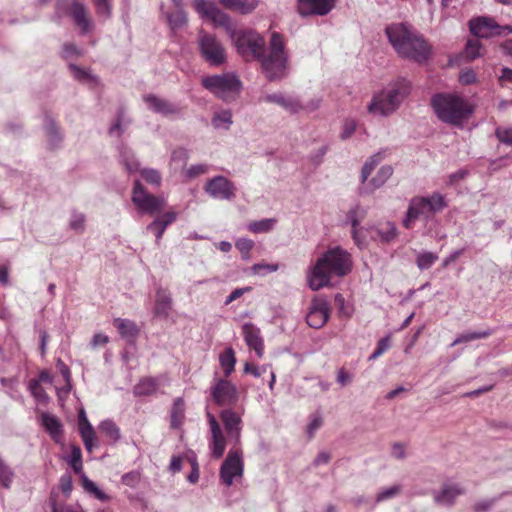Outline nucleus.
<instances>
[{"label":"nucleus","instance_id":"obj_48","mask_svg":"<svg viewBox=\"0 0 512 512\" xmlns=\"http://www.w3.org/2000/svg\"><path fill=\"white\" fill-rule=\"evenodd\" d=\"M83 486L85 490L94 495L95 498L99 499L102 502L108 501L110 497L106 495L102 490H100L97 485L88 479H85L83 482Z\"/></svg>","mask_w":512,"mask_h":512},{"label":"nucleus","instance_id":"obj_22","mask_svg":"<svg viewBox=\"0 0 512 512\" xmlns=\"http://www.w3.org/2000/svg\"><path fill=\"white\" fill-rule=\"evenodd\" d=\"M177 219V213L175 211H168L162 215L156 217L148 226L147 230L153 232L156 237V242L159 243L166 228L175 222Z\"/></svg>","mask_w":512,"mask_h":512},{"label":"nucleus","instance_id":"obj_52","mask_svg":"<svg viewBox=\"0 0 512 512\" xmlns=\"http://www.w3.org/2000/svg\"><path fill=\"white\" fill-rule=\"evenodd\" d=\"M70 70L73 72L75 79L81 82H96V78L92 76L88 71L83 70L76 65L71 64Z\"/></svg>","mask_w":512,"mask_h":512},{"label":"nucleus","instance_id":"obj_19","mask_svg":"<svg viewBox=\"0 0 512 512\" xmlns=\"http://www.w3.org/2000/svg\"><path fill=\"white\" fill-rule=\"evenodd\" d=\"M143 99L147 103L150 110L163 116L176 115L181 111V109L175 104L165 99L159 98L153 94L146 95Z\"/></svg>","mask_w":512,"mask_h":512},{"label":"nucleus","instance_id":"obj_55","mask_svg":"<svg viewBox=\"0 0 512 512\" xmlns=\"http://www.w3.org/2000/svg\"><path fill=\"white\" fill-rule=\"evenodd\" d=\"M122 158L128 172L133 173L138 171L139 163L132 154L124 151L122 152Z\"/></svg>","mask_w":512,"mask_h":512},{"label":"nucleus","instance_id":"obj_27","mask_svg":"<svg viewBox=\"0 0 512 512\" xmlns=\"http://www.w3.org/2000/svg\"><path fill=\"white\" fill-rule=\"evenodd\" d=\"M172 308V300L170 295L163 289H159L156 293V302L154 313L161 318H167Z\"/></svg>","mask_w":512,"mask_h":512},{"label":"nucleus","instance_id":"obj_21","mask_svg":"<svg viewBox=\"0 0 512 512\" xmlns=\"http://www.w3.org/2000/svg\"><path fill=\"white\" fill-rule=\"evenodd\" d=\"M41 423L55 443H62L64 438L63 425L56 416L50 413H42Z\"/></svg>","mask_w":512,"mask_h":512},{"label":"nucleus","instance_id":"obj_35","mask_svg":"<svg viewBox=\"0 0 512 512\" xmlns=\"http://www.w3.org/2000/svg\"><path fill=\"white\" fill-rule=\"evenodd\" d=\"M189 160V153L184 148H177L172 151L170 165L175 169H184Z\"/></svg>","mask_w":512,"mask_h":512},{"label":"nucleus","instance_id":"obj_20","mask_svg":"<svg viewBox=\"0 0 512 512\" xmlns=\"http://www.w3.org/2000/svg\"><path fill=\"white\" fill-rule=\"evenodd\" d=\"M161 380L162 376H144L133 387V394L136 397L153 396L159 391Z\"/></svg>","mask_w":512,"mask_h":512},{"label":"nucleus","instance_id":"obj_15","mask_svg":"<svg viewBox=\"0 0 512 512\" xmlns=\"http://www.w3.org/2000/svg\"><path fill=\"white\" fill-rule=\"evenodd\" d=\"M220 419L224 424L228 436L234 440L236 445L239 444L242 430L240 414L232 409H224L220 413Z\"/></svg>","mask_w":512,"mask_h":512},{"label":"nucleus","instance_id":"obj_64","mask_svg":"<svg viewBox=\"0 0 512 512\" xmlns=\"http://www.w3.org/2000/svg\"><path fill=\"white\" fill-rule=\"evenodd\" d=\"M53 512H83V510L79 506H57L53 505Z\"/></svg>","mask_w":512,"mask_h":512},{"label":"nucleus","instance_id":"obj_43","mask_svg":"<svg viewBox=\"0 0 512 512\" xmlns=\"http://www.w3.org/2000/svg\"><path fill=\"white\" fill-rule=\"evenodd\" d=\"M142 178L151 185L159 186L162 181L161 174L158 170L145 168L140 171Z\"/></svg>","mask_w":512,"mask_h":512},{"label":"nucleus","instance_id":"obj_58","mask_svg":"<svg viewBox=\"0 0 512 512\" xmlns=\"http://www.w3.org/2000/svg\"><path fill=\"white\" fill-rule=\"evenodd\" d=\"M278 269V264L257 263L252 266V271L254 274H261L263 270L268 272H276Z\"/></svg>","mask_w":512,"mask_h":512},{"label":"nucleus","instance_id":"obj_11","mask_svg":"<svg viewBox=\"0 0 512 512\" xmlns=\"http://www.w3.org/2000/svg\"><path fill=\"white\" fill-rule=\"evenodd\" d=\"M470 32L478 38H491L512 34V26L499 25L493 18L480 16L469 21Z\"/></svg>","mask_w":512,"mask_h":512},{"label":"nucleus","instance_id":"obj_56","mask_svg":"<svg viewBox=\"0 0 512 512\" xmlns=\"http://www.w3.org/2000/svg\"><path fill=\"white\" fill-rule=\"evenodd\" d=\"M29 389L32 393V395L38 399V400H42L43 398L46 397V392L45 390L43 389V387L40 385L39 381L36 380V379H31L29 381Z\"/></svg>","mask_w":512,"mask_h":512},{"label":"nucleus","instance_id":"obj_10","mask_svg":"<svg viewBox=\"0 0 512 512\" xmlns=\"http://www.w3.org/2000/svg\"><path fill=\"white\" fill-rule=\"evenodd\" d=\"M244 474L243 453L239 448H231L221 464L219 477L223 484L231 486Z\"/></svg>","mask_w":512,"mask_h":512},{"label":"nucleus","instance_id":"obj_34","mask_svg":"<svg viewBox=\"0 0 512 512\" xmlns=\"http://www.w3.org/2000/svg\"><path fill=\"white\" fill-rule=\"evenodd\" d=\"M493 331L491 329H486L483 331H477V332H467L463 333L460 336H458L452 343V346H455L460 343H466L470 341H474L477 339H485L492 335Z\"/></svg>","mask_w":512,"mask_h":512},{"label":"nucleus","instance_id":"obj_5","mask_svg":"<svg viewBox=\"0 0 512 512\" xmlns=\"http://www.w3.org/2000/svg\"><path fill=\"white\" fill-rule=\"evenodd\" d=\"M447 207L445 197L440 193H432L430 196H415L409 201L408 209L402 224L406 229H412L415 222L423 219L428 222L436 213Z\"/></svg>","mask_w":512,"mask_h":512},{"label":"nucleus","instance_id":"obj_51","mask_svg":"<svg viewBox=\"0 0 512 512\" xmlns=\"http://www.w3.org/2000/svg\"><path fill=\"white\" fill-rule=\"evenodd\" d=\"M495 136L501 143L512 147V127H497Z\"/></svg>","mask_w":512,"mask_h":512},{"label":"nucleus","instance_id":"obj_61","mask_svg":"<svg viewBox=\"0 0 512 512\" xmlns=\"http://www.w3.org/2000/svg\"><path fill=\"white\" fill-rule=\"evenodd\" d=\"M334 305L340 314L345 315V316L349 315V312L346 310L345 299L342 294L338 293L335 295Z\"/></svg>","mask_w":512,"mask_h":512},{"label":"nucleus","instance_id":"obj_39","mask_svg":"<svg viewBox=\"0 0 512 512\" xmlns=\"http://www.w3.org/2000/svg\"><path fill=\"white\" fill-rule=\"evenodd\" d=\"M309 287L316 291L320 289V257H317L307 276Z\"/></svg>","mask_w":512,"mask_h":512},{"label":"nucleus","instance_id":"obj_29","mask_svg":"<svg viewBox=\"0 0 512 512\" xmlns=\"http://www.w3.org/2000/svg\"><path fill=\"white\" fill-rule=\"evenodd\" d=\"M393 168L389 165L382 166L377 174L369 181L367 188L369 191H374L383 186L387 180L392 176Z\"/></svg>","mask_w":512,"mask_h":512},{"label":"nucleus","instance_id":"obj_28","mask_svg":"<svg viewBox=\"0 0 512 512\" xmlns=\"http://www.w3.org/2000/svg\"><path fill=\"white\" fill-rule=\"evenodd\" d=\"M185 418V402L184 399L178 397L174 400L171 413H170V422L171 427L179 428L184 421Z\"/></svg>","mask_w":512,"mask_h":512},{"label":"nucleus","instance_id":"obj_38","mask_svg":"<svg viewBox=\"0 0 512 512\" xmlns=\"http://www.w3.org/2000/svg\"><path fill=\"white\" fill-rule=\"evenodd\" d=\"M99 430L101 433L106 435L112 441L116 442L120 438V429L119 427L111 420L102 421L99 425Z\"/></svg>","mask_w":512,"mask_h":512},{"label":"nucleus","instance_id":"obj_7","mask_svg":"<svg viewBox=\"0 0 512 512\" xmlns=\"http://www.w3.org/2000/svg\"><path fill=\"white\" fill-rule=\"evenodd\" d=\"M202 85L225 102L235 100L242 88L241 81L230 73L205 77Z\"/></svg>","mask_w":512,"mask_h":512},{"label":"nucleus","instance_id":"obj_23","mask_svg":"<svg viewBox=\"0 0 512 512\" xmlns=\"http://www.w3.org/2000/svg\"><path fill=\"white\" fill-rule=\"evenodd\" d=\"M70 15L72 16L76 25L81 29L82 33H87L91 29V19L87 9L82 3L77 1L73 2L70 7Z\"/></svg>","mask_w":512,"mask_h":512},{"label":"nucleus","instance_id":"obj_47","mask_svg":"<svg viewBox=\"0 0 512 512\" xmlns=\"http://www.w3.org/2000/svg\"><path fill=\"white\" fill-rule=\"evenodd\" d=\"M168 21L173 28L186 24L187 16L183 8H177L175 12L168 15Z\"/></svg>","mask_w":512,"mask_h":512},{"label":"nucleus","instance_id":"obj_9","mask_svg":"<svg viewBox=\"0 0 512 512\" xmlns=\"http://www.w3.org/2000/svg\"><path fill=\"white\" fill-rule=\"evenodd\" d=\"M132 202L139 211L149 215L160 213L166 206V201L163 197L147 192L139 180L134 182Z\"/></svg>","mask_w":512,"mask_h":512},{"label":"nucleus","instance_id":"obj_3","mask_svg":"<svg viewBox=\"0 0 512 512\" xmlns=\"http://www.w3.org/2000/svg\"><path fill=\"white\" fill-rule=\"evenodd\" d=\"M411 89L412 85L408 79L397 77L373 94L367 105L368 113L381 117L393 115L410 95Z\"/></svg>","mask_w":512,"mask_h":512},{"label":"nucleus","instance_id":"obj_24","mask_svg":"<svg viewBox=\"0 0 512 512\" xmlns=\"http://www.w3.org/2000/svg\"><path fill=\"white\" fill-rule=\"evenodd\" d=\"M122 338L133 342L138 336L140 329L134 321L129 319L116 318L113 322Z\"/></svg>","mask_w":512,"mask_h":512},{"label":"nucleus","instance_id":"obj_50","mask_svg":"<svg viewBox=\"0 0 512 512\" xmlns=\"http://www.w3.org/2000/svg\"><path fill=\"white\" fill-rule=\"evenodd\" d=\"M481 45L478 39H470L467 41L465 46V57L469 60H474L480 56Z\"/></svg>","mask_w":512,"mask_h":512},{"label":"nucleus","instance_id":"obj_46","mask_svg":"<svg viewBox=\"0 0 512 512\" xmlns=\"http://www.w3.org/2000/svg\"><path fill=\"white\" fill-rule=\"evenodd\" d=\"M209 170V166L207 164H196L192 165L189 168L183 169V175L191 180L200 175L206 174Z\"/></svg>","mask_w":512,"mask_h":512},{"label":"nucleus","instance_id":"obj_17","mask_svg":"<svg viewBox=\"0 0 512 512\" xmlns=\"http://www.w3.org/2000/svg\"><path fill=\"white\" fill-rule=\"evenodd\" d=\"M242 334L247 346L254 350L256 355L261 358L264 355V340L261 331L252 323H245L242 326Z\"/></svg>","mask_w":512,"mask_h":512},{"label":"nucleus","instance_id":"obj_49","mask_svg":"<svg viewBox=\"0 0 512 512\" xmlns=\"http://www.w3.org/2000/svg\"><path fill=\"white\" fill-rule=\"evenodd\" d=\"M236 248L242 255V258L248 260L250 258V251L254 247V242L248 238H240L235 243Z\"/></svg>","mask_w":512,"mask_h":512},{"label":"nucleus","instance_id":"obj_1","mask_svg":"<svg viewBox=\"0 0 512 512\" xmlns=\"http://www.w3.org/2000/svg\"><path fill=\"white\" fill-rule=\"evenodd\" d=\"M193 8L202 17L214 23L227 26L228 33L233 40L237 52L246 60L261 59L262 67L269 80L281 78L287 68V55L284 50V38L278 32L271 34L269 54L264 56L265 41L262 36L253 30H237L229 25L228 16L214 3L207 0H194Z\"/></svg>","mask_w":512,"mask_h":512},{"label":"nucleus","instance_id":"obj_18","mask_svg":"<svg viewBox=\"0 0 512 512\" xmlns=\"http://www.w3.org/2000/svg\"><path fill=\"white\" fill-rule=\"evenodd\" d=\"M78 430L84 443L85 449L88 452H92L95 448L98 447L99 444L95 430L91 423L88 421L83 410H81L79 413Z\"/></svg>","mask_w":512,"mask_h":512},{"label":"nucleus","instance_id":"obj_33","mask_svg":"<svg viewBox=\"0 0 512 512\" xmlns=\"http://www.w3.org/2000/svg\"><path fill=\"white\" fill-rule=\"evenodd\" d=\"M298 12L302 16L320 14V0H299Z\"/></svg>","mask_w":512,"mask_h":512},{"label":"nucleus","instance_id":"obj_6","mask_svg":"<svg viewBox=\"0 0 512 512\" xmlns=\"http://www.w3.org/2000/svg\"><path fill=\"white\" fill-rule=\"evenodd\" d=\"M351 254L339 246L322 253V288L333 286L331 276L342 278L352 271Z\"/></svg>","mask_w":512,"mask_h":512},{"label":"nucleus","instance_id":"obj_26","mask_svg":"<svg viewBox=\"0 0 512 512\" xmlns=\"http://www.w3.org/2000/svg\"><path fill=\"white\" fill-rule=\"evenodd\" d=\"M264 100L266 102L275 103V104L283 107L285 110L289 111L290 113H296L301 109V105L298 102V100L291 98V97H285L281 93L269 94V95L265 96Z\"/></svg>","mask_w":512,"mask_h":512},{"label":"nucleus","instance_id":"obj_62","mask_svg":"<svg viewBox=\"0 0 512 512\" xmlns=\"http://www.w3.org/2000/svg\"><path fill=\"white\" fill-rule=\"evenodd\" d=\"M139 479L140 475L138 472H129L123 475L122 482L128 486H135L139 482Z\"/></svg>","mask_w":512,"mask_h":512},{"label":"nucleus","instance_id":"obj_54","mask_svg":"<svg viewBox=\"0 0 512 512\" xmlns=\"http://www.w3.org/2000/svg\"><path fill=\"white\" fill-rule=\"evenodd\" d=\"M231 112L226 110V111H222L218 114H216L214 117H213V125L216 127V128H220L222 127L224 124L226 125L225 128H228V125L231 124Z\"/></svg>","mask_w":512,"mask_h":512},{"label":"nucleus","instance_id":"obj_44","mask_svg":"<svg viewBox=\"0 0 512 512\" xmlns=\"http://www.w3.org/2000/svg\"><path fill=\"white\" fill-rule=\"evenodd\" d=\"M506 493H501L497 497L490 498V499H483L480 501H477L473 505V511L474 512H488L491 510V508L494 506V504L500 500Z\"/></svg>","mask_w":512,"mask_h":512},{"label":"nucleus","instance_id":"obj_30","mask_svg":"<svg viewBox=\"0 0 512 512\" xmlns=\"http://www.w3.org/2000/svg\"><path fill=\"white\" fill-rule=\"evenodd\" d=\"M219 362L223 369L225 378H228L234 371L236 364V357L234 350L229 347L226 348L219 356Z\"/></svg>","mask_w":512,"mask_h":512},{"label":"nucleus","instance_id":"obj_45","mask_svg":"<svg viewBox=\"0 0 512 512\" xmlns=\"http://www.w3.org/2000/svg\"><path fill=\"white\" fill-rule=\"evenodd\" d=\"M378 234L382 241L390 242L397 236V228L392 222H387L378 230Z\"/></svg>","mask_w":512,"mask_h":512},{"label":"nucleus","instance_id":"obj_42","mask_svg":"<svg viewBox=\"0 0 512 512\" xmlns=\"http://www.w3.org/2000/svg\"><path fill=\"white\" fill-rule=\"evenodd\" d=\"M402 490L400 485H393L391 487H387L379 491L375 497V502L380 503L385 500L396 497Z\"/></svg>","mask_w":512,"mask_h":512},{"label":"nucleus","instance_id":"obj_2","mask_svg":"<svg viewBox=\"0 0 512 512\" xmlns=\"http://www.w3.org/2000/svg\"><path fill=\"white\" fill-rule=\"evenodd\" d=\"M385 33L390 44L401 58L417 63H423L429 58L431 46L412 25L392 23L386 27Z\"/></svg>","mask_w":512,"mask_h":512},{"label":"nucleus","instance_id":"obj_31","mask_svg":"<svg viewBox=\"0 0 512 512\" xmlns=\"http://www.w3.org/2000/svg\"><path fill=\"white\" fill-rule=\"evenodd\" d=\"M306 322L312 328H320V300L317 296H314L312 299L311 307L306 316Z\"/></svg>","mask_w":512,"mask_h":512},{"label":"nucleus","instance_id":"obj_25","mask_svg":"<svg viewBox=\"0 0 512 512\" xmlns=\"http://www.w3.org/2000/svg\"><path fill=\"white\" fill-rule=\"evenodd\" d=\"M224 8L238 12L240 14H249L254 11L258 5L257 0H217Z\"/></svg>","mask_w":512,"mask_h":512},{"label":"nucleus","instance_id":"obj_60","mask_svg":"<svg viewBox=\"0 0 512 512\" xmlns=\"http://www.w3.org/2000/svg\"><path fill=\"white\" fill-rule=\"evenodd\" d=\"M85 223V216L83 214L73 215L70 221V227L76 231H83Z\"/></svg>","mask_w":512,"mask_h":512},{"label":"nucleus","instance_id":"obj_41","mask_svg":"<svg viewBox=\"0 0 512 512\" xmlns=\"http://www.w3.org/2000/svg\"><path fill=\"white\" fill-rule=\"evenodd\" d=\"M380 161L379 154H375L371 156L363 165L361 170V182L365 183L368 180V177L371 175L372 171L378 165Z\"/></svg>","mask_w":512,"mask_h":512},{"label":"nucleus","instance_id":"obj_53","mask_svg":"<svg viewBox=\"0 0 512 512\" xmlns=\"http://www.w3.org/2000/svg\"><path fill=\"white\" fill-rule=\"evenodd\" d=\"M390 347V337L386 336L381 338L378 343L375 351L369 356V360H375L384 354Z\"/></svg>","mask_w":512,"mask_h":512},{"label":"nucleus","instance_id":"obj_59","mask_svg":"<svg viewBox=\"0 0 512 512\" xmlns=\"http://www.w3.org/2000/svg\"><path fill=\"white\" fill-rule=\"evenodd\" d=\"M356 122L354 120L348 119L344 122L343 131L341 133L342 139H347L352 136V134L356 130Z\"/></svg>","mask_w":512,"mask_h":512},{"label":"nucleus","instance_id":"obj_4","mask_svg":"<svg viewBox=\"0 0 512 512\" xmlns=\"http://www.w3.org/2000/svg\"><path fill=\"white\" fill-rule=\"evenodd\" d=\"M431 105L439 120L457 127H461L474 112L473 105L456 94H436L431 99Z\"/></svg>","mask_w":512,"mask_h":512},{"label":"nucleus","instance_id":"obj_36","mask_svg":"<svg viewBox=\"0 0 512 512\" xmlns=\"http://www.w3.org/2000/svg\"><path fill=\"white\" fill-rule=\"evenodd\" d=\"M438 260V255L433 252L424 251L418 253L416 257V265L420 270H427L431 268Z\"/></svg>","mask_w":512,"mask_h":512},{"label":"nucleus","instance_id":"obj_14","mask_svg":"<svg viewBox=\"0 0 512 512\" xmlns=\"http://www.w3.org/2000/svg\"><path fill=\"white\" fill-rule=\"evenodd\" d=\"M207 417L211 430V439L209 441L211 456L214 459H220L224 455L226 449V439L221 426L214 415L208 413Z\"/></svg>","mask_w":512,"mask_h":512},{"label":"nucleus","instance_id":"obj_37","mask_svg":"<svg viewBox=\"0 0 512 512\" xmlns=\"http://www.w3.org/2000/svg\"><path fill=\"white\" fill-rule=\"evenodd\" d=\"M14 476L15 473L13 469L0 457V485L6 489L10 488Z\"/></svg>","mask_w":512,"mask_h":512},{"label":"nucleus","instance_id":"obj_63","mask_svg":"<svg viewBox=\"0 0 512 512\" xmlns=\"http://www.w3.org/2000/svg\"><path fill=\"white\" fill-rule=\"evenodd\" d=\"M353 379V375L349 372H347L345 369H340L338 371V374H337V382L342 385V386H345L349 383H351Z\"/></svg>","mask_w":512,"mask_h":512},{"label":"nucleus","instance_id":"obj_40","mask_svg":"<svg viewBox=\"0 0 512 512\" xmlns=\"http://www.w3.org/2000/svg\"><path fill=\"white\" fill-rule=\"evenodd\" d=\"M69 464L76 474H78L82 471V468H83L82 451H81V448L77 445L71 446V455H70Z\"/></svg>","mask_w":512,"mask_h":512},{"label":"nucleus","instance_id":"obj_32","mask_svg":"<svg viewBox=\"0 0 512 512\" xmlns=\"http://www.w3.org/2000/svg\"><path fill=\"white\" fill-rule=\"evenodd\" d=\"M277 220L275 218L262 219L259 221H251L247 225V229L254 234L258 233H267L271 231L276 224Z\"/></svg>","mask_w":512,"mask_h":512},{"label":"nucleus","instance_id":"obj_8","mask_svg":"<svg viewBox=\"0 0 512 512\" xmlns=\"http://www.w3.org/2000/svg\"><path fill=\"white\" fill-rule=\"evenodd\" d=\"M198 47L202 58L210 65L220 66L226 61L225 48L214 35L201 31Z\"/></svg>","mask_w":512,"mask_h":512},{"label":"nucleus","instance_id":"obj_16","mask_svg":"<svg viewBox=\"0 0 512 512\" xmlns=\"http://www.w3.org/2000/svg\"><path fill=\"white\" fill-rule=\"evenodd\" d=\"M464 493V489L455 483H445L438 491H433V499L437 505L451 507L458 496Z\"/></svg>","mask_w":512,"mask_h":512},{"label":"nucleus","instance_id":"obj_13","mask_svg":"<svg viewBox=\"0 0 512 512\" xmlns=\"http://www.w3.org/2000/svg\"><path fill=\"white\" fill-rule=\"evenodd\" d=\"M204 190L212 198L220 200L230 201L236 196L235 184L224 176L209 179L204 186Z\"/></svg>","mask_w":512,"mask_h":512},{"label":"nucleus","instance_id":"obj_57","mask_svg":"<svg viewBox=\"0 0 512 512\" xmlns=\"http://www.w3.org/2000/svg\"><path fill=\"white\" fill-rule=\"evenodd\" d=\"M98 15L109 17L110 16V4L109 0H93Z\"/></svg>","mask_w":512,"mask_h":512},{"label":"nucleus","instance_id":"obj_12","mask_svg":"<svg viewBox=\"0 0 512 512\" xmlns=\"http://www.w3.org/2000/svg\"><path fill=\"white\" fill-rule=\"evenodd\" d=\"M210 390L211 397L218 406H229L238 401V390L227 379H215Z\"/></svg>","mask_w":512,"mask_h":512}]
</instances>
